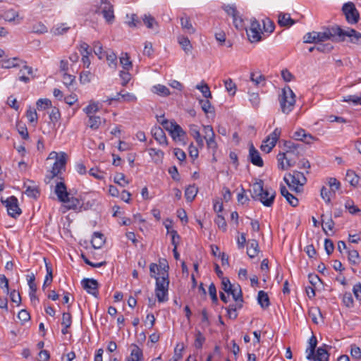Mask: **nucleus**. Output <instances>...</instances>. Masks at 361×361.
I'll return each mask as SVG.
<instances>
[{
	"label": "nucleus",
	"mask_w": 361,
	"mask_h": 361,
	"mask_svg": "<svg viewBox=\"0 0 361 361\" xmlns=\"http://www.w3.org/2000/svg\"><path fill=\"white\" fill-rule=\"evenodd\" d=\"M99 110L98 104L97 103H90L84 109V111L86 113L87 116H92L94 113L97 112Z\"/></svg>",
	"instance_id": "57"
},
{
	"label": "nucleus",
	"mask_w": 361,
	"mask_h": 361,
	"mask_svg": "<svg viewBox=\"0 0 361 361\" xmlns=\"http://www.w3.org/2000/svg\"><path fill=\"white\" fill-rule=\"evenodd\" d=\"M158 267L159 273H158L159 276L156 278L155 293L158 301L163 302L168 300L167 293L169 285L168 271L169 267L165 259H163V262L159 261Z\"/></svg>",
	"instance_id": "1"
},
{
	"label": "nucleus",
	"mask_w": 361,
	"mask_h": 361,
	"mask_svg": "<svg viewBox=\"0 0 361 361\" xmlns=\"http://www.w3.org/2000/svg\"><path fill=\"white\" fill-rule=\"evenodd\" d=\"M252 190L253 199L259 200L266 207H271L273 204L276 192L271 188H264L262 180L254 183Z\"/></svg>",
	"instance_id": "2"
},
{
	"label": "nucleus",
	"mask_w": 361,
	"mask_h": 361,
	"mask_svg": "<svg viewBox=\"0 0 361 361\" xmlns=\"http://www.w3.org/2000/svg\"><path fill=\"white\" fill-rule=\"evenodd\" d=\"M104 18L109 23H111L114 19V9L113 7H108V11H102Z\"/></svg>",
	"instance_id": "59"
},
{
	"label": "nucleus",
	"mask_w": 361,
	"mask_h": 361,
	"mask_svg": "<svg viewBox=\"0 0 361 361\" xmlns=\"http://www.w3.org/2000/svg\"><path fill=\"white\" fill-rule=\"evenodd\" d=\"M257 300L263 309L267 308L270 305L269 296L264 290L259 291Z\"/></svg>",
	"instance_id": "29"
},
{
	"label": "nucleus",
	"mask_w": 361,
	"mask_h": 361,
	"mask_svg": "<svg viewBox=\"0 0 361 361\" xmlns=\"http://www.w3.org/2000/svg\"><path fill=\"white\" fill-rule=\"evenodd\" d=\"M196 89L199 90L202 93V95L205 98H212V93L208 85L206 84L205 82H202L201 84L197 85Z\"/></svg>",
	"instance_id": "38"
},
{
	"label": "nucleus",
	"mask_w": 361,
	"mask_h": 361,
	"mask_svg": "<svg viewBox=\"0 0 361 361\" xmlns=\"http://www.w3.org/2000/svg\"><path fill=\"white\" fill-rule=\"evenodd\" d=\"M334 194L331 190H328L325 186H323L320 190V195L322 198L327 203H331L332 195Z\"/></svg>",
	"instance_id": "40"
},
{
	"label": "nucleus",
	"mask_w": 361,
	"mask_h": 361,
	"mask_svg": "<svg viewBox=\"0 0 361 361\" xmlns=\"http://www.w3.org/2000/svg\"><path fill=\"white\" fill-rule=\"evenodd\" d=\"M19 80L27 83L30 82V79L28 75L32 74V68L26 65L23 66V68L20 71Z\"/></svg>",
	"instance_id": "26"
},
{
	"label": "nucleus",
	"mask_w": 361,
	"mask_h": 361,
	"mask_svg": "<svg viewBox=\"0 0 361 361\" xmlns=\"http://www.w3.org/2000/svg\"><path fill=\"white\" fill-rule=\"evenodd\" d=\"M55 193L61 202H66L68 201L69 192L67 191V188L65 183L62 181L56 183L55 187Z\"/></svg>",
	"instance_id": "16"
},
{
	"label": "nucleus",
	"mask_w": 361,
	"mask_h": 361,
	"mask_svg": "<svg viewBox=\"0 0 361 361\" xmlns=\"http://www.w3.org/2000/svg\"><path fill=\"white\" fill-rule=\"evenodd\" d=\"M328 184L331 188V190L335 193L336 190H338L341 188L340 182L335 178H329L328 180Z\"/></svg>",
	"instance_id": "56"
},
{
	"label": "nucleus",
	"mask_w": 361,
	"mask_h": 361,
	"mask_svg": "<svg viewBox=\"0 0 361 361\" xmlns=\"http://www.w3.org/2000/svg\"><path fill=\"white\" fill-rule=\"evenodd\" d=\"M25 193L30 197L37 198L39 195V191L37 188L27 186Z\"/></svg>",
	"instance_id": "55"
},
{
	"label": "nucleus",
	"mask_w": 361,
	"mask_h": 361,
	"mask_svg": "<svg viewBox=\"0 0 361 361\" xmlns=\"http://www.w3.org/2000/svg\"><path fill=\"white\" fill-rule=\"evenodd\" d=\"M47 27L41 22L32 25V32L37 34H43L47 32Z\"/></svg>",
	"instance_id": "48"
},
{
	"label": "nucleus",
	"mask_w": 361,
	"mask_h": 361,
	"mask_svg": "<svg viewBox=\"0 0 361 361\" xmlns=\"http://www.w3.org/2000/svg\"><path fill=\"white\" fill-rule=\"evenodd\" d=\"M345 179L352 186L356 187L360 184V177L353 170H348Z\"/></svg>",
	"instance_id": "27"
},
{
	"label": "nucleus",
	"mask_w": 361,
	"mask_h": 361,
	"mask_svg": "<svg viewBox=\"0 0 361 361\" xmlns=\"http://www.w3.org/2000/svg\"><path fill=\"white\" fill-rule=\"evenodd\" d=\"M228 294H231L235 302H238V308H242L243 298L240 285L238 284L237 286H233Z\"/></svg>",
	"instance_id": "18"
},
{
	"label": "nucleus",
	"mask_w": 361,
	"mask_h": 361,
	"mask_svg": "<svg viewBox=\"0 0 361 361\" xmlns=\"http://www.w3.org/2000/svg\"><path fill=\"white\" fill-rule=\"evenodd\" d=\"M121 97L122 102H135L137 100V97L134 94L125 92L124 90L121 91Z\"/></svg>",
	"instance_id": "50"
},
{
	"label": "nucleus",
	"mask_w": 361,
	"mask_h": 361,
	"mask_svg": "<svg viewBox=\"0 0 361 361\" xmlns=\"http://www.w3.org/2000/svg\"><path fill=\"white\" fill-rule=\"evenodd\" d=\"M345 207L352 214H355L360 212V209L354 204L352 200H348L345 204Z\"/></svg>",
	"instance_id": "60"
},
{
	"label": "nucleus",
	"mask_w": 361,
	"mask_h": 361,
	"mask_svg": "<svg viewBox=\"0 0 361 361\" xmlns=\"http://www.w3.org/2000/svg\"><path fill=\"white\" fill-rule=\"evenodd\" d=\"M182 29L188 34H194L196 31L192 26L190 18L185 13H183L180 18Z\"/></svg>",
	"instance_id": "19"
},
{
	"label": "nucleus",
	"mask_w": 361,
	"mask_h": 361,
	"mask_svg": "<svg viewBox=\"0 0 361 361\" xmlns=\"http://www.w3.org/2000/svg\"><path fill=\"white\" fill-rule=\"evenodd\" d=\"M89 119L87 122V126L90 127L92 130H97L99 128L101 125V118L99 116H96L94 115L87 116Z\"/></svg>",
	"instance_id": "31"
},
{
	"label": "nucleus",
	"mask_w": 361,
	"mask_h": 361,
	"mask_svg": "<svg viewBox=\"0 0 361 361\" xmlns=\"http://www.w3.org/2000/svg\"><path fill=\"white\" fill-rule=\"evenodd\" d=\"M334 47L331 43H318V45L316 46V50L319 52L328 53L330 52L333 49Z\"/></svg>",
	"instance_id": "47"
},
{
	"label": "nucleus",
	"mask_w": 361,
	"mask_h": 361,
	"mask_svg": "<svg viewBox=\"0 0 361 361\" xmlns=\"http://www.w3.org/2000/svg\"><path fill=\"white\" fill-rule=\"evenodd\" d=\"M142 356V350L137 345H134L131 351L132 358L130 361H141Z\"/></svg>",
	"instance_id": "36"
},
{
	"label": "nucleus",
	"mask_w": 361,
	"mask_h": 361,
	"mask_svg": "<svg viewBox=\"0 0 361 361\" xmlns=\"http://www.w3.org/2000/svg\"><path fill=\"white\" fill-rule=\"evenodd\" d=\"M283 180L296 192H300L301 190L299 186H303L307 182V178L304 173L298 171H293L292 173H289L284 177Z\"/></svg>",
	"instance_id": "4"
},
{
	"label": "nucleus",
	"mask_w": 361,
	"mask_h": 361,
	"mask_svg": "<svg viewBox=\"0 0 361 361\" xmlns=\"http://www.w3.org/2000/svg\"><path fill=\"white\" fill-rule=\"evenodd\" d=\"M248 245L247 254L250 258H254L259 252L258 242L255 239H252L248 241Z\"/></svg>",
	"instance_id": "22"
},
{
	"label": "nucleus",
	"mask_w": 361,
	"mask_h": 361,
	"mask_svg": "<svg viewBox=\"0 0 361 361\" xmlns=\"http://www.w3.org/2000/svg\"><path fill=\"white\" fill-rule=\"evenodd\" d=\"M120 63L126 71H129L132 68V62L128 53H122L120 57Z\"/></svg>",
	"instance_id": "32"
},
{
	"label": "nucleus",
	"mask_w": 361,
	"mask_h": 361,
	"mask_svg": "<svg viewBox=\"0 0 361 361\" xmlns=\"http://www.w3.org/2000/svg\"><path fill=\"white\" fill-rule=\"evenodd\" d=\"M342 11L347 22L350 24H356L360 20V13L353 2L343 4Z\"/></svg>",
	"instance_id": "9"
},
{
	"label": "nucleus",
	"mask_w": 361,
	"mask_h": 361,
	"mask_svg": "<svg viewBox=\"0 0 361 361\" xmlns=\"http://www.w3.org/2000/svg\"><path fill=\"white\" fill-rule=\"evenodd\" d=\"M18 13L13 9L8 10L4 13V18L8 22H13L18 18Z\"/></svg>",
	"instance_id": "46"
},
{
	"label": "nucleus",
	"mask_w": 361,
	"mask_h": 361,
	"mask_svg": "<svg viewBox=\"0 0 361 361\" xmlns=\"http://www.w3.org/2000/svg\"><path fill=\"white\" fill-rule=\"evenodd\" d=\"M337 34H338V42L345 41L347 37L350 42L361 45V33L353 28L347 27L346 29H343L339 26L338 32Z\"/></svg>",
	"instance_id": "7"
},
{
	"label": "nucleus",
	"mask_w": 361,
	"mask_h": 361,
	"mask_svg": "<svg viewBox=\"0 0 361 361\" xmlns=\"http://www.w3.org/2000/svg\"><path fill=\"white\" fill-rule=\"evenodd\" d=\"M262 33L259 23L256 19L252 20L250 27L249 30H247V35L249 40L252 43L260 41L262 39Z\"/></svg>",
	"instance_id": "12"
},
{
	"label": "nucleus",
	"mask_w": 361,
	"mask_h": 361,
	"mask_svg": "<svg viewBox=\"0 0 361 361\" xmlns=\"http://www.w3.org/2000/svg\"><path fill=\"white\" fill-rule=\"evenodd\" d=\"M343 304L348 307H351L353 305V298L350 293H345L343 297Z\"/></svg>",
	"instance_id": "64"
},
{
	"label": "nucleus",
	"mask_w": 361,
	"mask_h": 361,
	"mask_svg": "<svg viewBox=\"0 0 361 361\" xmlns=\"http://www.w3.org/2000/svg\"><path fill=\"white\" fill-rule=\"evenodd\" d=\"M248 159L255 166L262 167L264 161L260 156L259 151L254 147L252 143L250 144Z\"/></svg>",
	"instance_id": "15"
},
{
	"label": "nucleus",
	"mask_w": 361,
	"mask_h": 361,
	"mask_svg": "<svg viewBox=\"0 0 361 361\" xmlns=\"http://www.w3.org/2000/svg\"><path fill=\"white\" fill-rule=\"evenodd\" d=\"M152 134L154 138L162 145H167L168 141L164 130L161 127L155 126L152 129Z\"/></svg>",
	"instance_id": "17"
},
{
	"label": "nucleus",
	"mask_w": 361,
	"mask_h": 361,
	"mask_svg": "<svg viewBox=\"0 0 361 361\" xmlns=\"http://www.w3.org/2000/svg\"><path fill=\"white\" fill-rule=\"evenodd\" d=\"M339 25L325 27L321 32H315L317 43L322 42L326 40H331L334 42H338Z\"/></svg>",
	"instance_id": "6"
},
{
	"label": "nucleus",
	"mask_w": 361,
	"mask_h": 361,
	"mask_svg": "<svg viewBox=\"0 0 361 361\" xmlns=\"http://www.w3.org/2000/svg\"><path fill=\"white\" fill-rule=\"evenodd\" d=\"M106 59L109 67L116 68L117 66V56L114 51L106 53Z\"/></svg>",
	"instance_id": "41"
},
{
	"label": "nucleus",
	"mask_w": 361,
	"mask_h": 361,
	"mask_svg": "<svg viewBox=\"0 0 361 361\" xmlns=\"http://www.w3.org/2000/svg\"><path fill=\"white\" fill-rule=\"evenodd\" d=\"M178 42L186 54H188L191 52L192 47L190 41L187 37L180 36L178 37Z\"/></svg>",
	"instance_id": "30"
},
{
	"label": "nucleus",
	"mask_w": 361,
	"mask_h": 361,
	"mask_svg": "<svg viewBox=\"0 0 361 361\" xmlns=\"http://www.w3.org/2000/svg\"><path fill=\"white\" fill-rule=\"evenodd\" d=\"M154 88L156 90V93L161 96H168L170 94L169 90L164 85H158L154 86Z\"/></svg>",
	"instance_id": "61"
},
{
	"label": "nucleus",
	"mask_w": 361,
	"mask_h": 361,
	"mask_svg": "<svg viewBox=\"0 0 361 361\" xmlns=\"http://www.w3.org/2000/svg\"><path fill=\"white\" fill-rule=\"evenodd\" d=\"M161 119H158V121L161 124L163 128L170 133L173 128V126L176 124V122L174 121H169L165 119L164 116H161Z\"/></svg>",
	"instance_id": "37"
},
{
	"label": "nucleus",
	"mask_w": 361,
	"mask_h": 361,
	"mask_svg": "<svg viewBox=\"0 0 361 361\" xmlns=\"http://www.w3.org/2000/svg\"><path fill=\"white\" fill-rule=\"evenodd\" d=\"M250 78L256 86L265 85L266 78L260 72L251 73Z\"/></svg>",
	"instance_id": "24"
},
{
	"label": "nucleus",
	"mask_w": 361,
	"mask_h": 361,
	"mask_svg": "<svg viewBox=\"0 0 361 361\" xmlns=\"http://www.w3.org/2000/svg\"><path fill=\"white\" fill-rule=\"evenodd\" d=\"M170 135L173 140H178L179 141H182L183 140V137L185 135V132L183 130L180 126L176 123L175 126H173V128L170 133Z\"/></svg>",
	"instance_id": "25"
},
{
	"label": "nucleus",
	"mask_w": 361,
	"mask_h": 361,
	"mask_svg": "<svg viewBox=\"0 0 361 361\" xmlns=\"http://www.w3.org/2000/svg\"><path fill=\"white\" fill-rule=\"evenodd\" d=\"M350 355L353 358L360 360H361V350L355 344H353L350 346Z\"/></svg>",
	"instance_id": "53"
},
{
	"label": "nucleus",
	"mask_w": 361,
	"mask_h": 361,
	"mask_svg": "<svg viewBox=\"0 0 361 361\" xmlns=\"http://www.w3.org/2000/svg\"><path fill=\"white\" fill-rule=\"evenodd\" d=\"M66 203L68 204L66 207L68 209H75L80 204L78 199L73 197H70L69 196L68 201H67Z\"/></svg>",
	"instance_id": "63"
},
{
	"label": "nucleus",
	"mask_w": 361,
	"mask_h": 361,
	"mask_svg": "<svg viewBox=\"0 0 361 361\" xmlns=\"http://www.w3.org/2000/svg\"><path fill=\"white\" fill-rule=\"evenodd\" d=\"M224 85L226 90L231 94L234 95L237 89L236 85L232 79L228 78L224 80Z\"/></svg>",
	"instance_id": "43"
},
{
	"label": "nucleus",
	"mask_w": 361,
	"mask_h": 361,
	"mask_svg": "<svg viewBox=\"0 0 361 361\" xmlns=\"http://www.w3.org/2000/svg\"><path fill=\"white\" fill-rule=\"evenodd\" d=\"M67 159L68 156L66 153L61 152L59 159L56 160L53 165L52 169L51 170L52 176H58L59 173H61L63 171H65Z\"/></svg>",
	"instance_id": "13"
},
{
	"label": "nucleus",
	"mask_w": 361,
	"mask_h": 361,
	"mask_svg": "<svg viewBox=\"0 0 361 361\" xmlns=\"http://www.w3.org/2000/svg\"><path fill=\"white\" fill-rule=\"evenodd\" d=\"M142 20L145 25L149 29H154L155 26H158V23L155 18L149 14L144 15Z\"/></svg>",
	"instance_id": "35"
},
{
	"label": "nucleus",
	"mask_w": 361,
	"mask_h": 361,
	"mask_svg": "<svg viewBox=\"0 0 361 361\" xmlns=\"http://www.w3.org/2000/svg\"><path fill=\"white\" fill-rule=\"evenodd\" d=\"M317 341L314 336H312L309 340V347L306 349L307 359L313 361H329V354L326 348L319 347L315 354Z\"/></svg>",
	"instance_id": "3"
},
{
	"label": "nucleus",
	"mask_w": 361,
	"mask_h": 361,
	"mask_svg": "<svg viewBox=\"0 0 361 361\" xmlns=\"http://www.w3.org/2000/svg\"><path fill=\"white\" fill-rule=\"evenodd\" d=\"M281 130L280 128H275L274 130L263 140L260 149L265 153H269L275 147L278 140L280 137Z\"/></svg>",
	"instance_id": "10"
},
{
	"label": "nucleus",
	"mask_w": 361,
	"mask_h": 361,
	"mask_svg": "<svg viewBox=\"0 0 361 361\" xmlns=\"http://www.w3.org/2000/svg\"><path fill=\"white\" fill-rule=\"evenodd\" d=\"M238 309H239L238 307V302L229 305L228 307L226 308L229 319H235L237 318L238 313L236 311Z\"/></svg>",
	"instance_id": "39"
},
{
	"label": "nucleus",
	"mask_w": 361,
	"mask_h": 361,
	"mask_svg": "<svg viewBox=\"0 0 361 361\" xmlns=\"http://www.w3.org/2000/svg\"><path fill=\"white\" fill-rule=\"evenodd\" d=\"M69 30V27H66L65 24H61L55 27H54L51 32L54 35H61L66 33Z\"/></svg>",
	"instance_id": "51"
},
{
	"label": "nucleus",
	"mask_w": 361,
	"mask_h": 361,
	"mask_svg": "<svg viewBox=\"0 0 361 361\" xmlns=\"http://www.w3.org/2000/svg\"><path fill=\"white\" fill-rule=\"evenodd\" d=\"M295 97L294 92L289 87L283 89L280 99V105L283 113L288 114L293 110L295 103Z\"/></svg>",
	"instance_id": "5"
},
{
	"label": "nucleus",
	"mask_w": 361,
	"mask_h": 361,
	"mask_svg": "<svg viewBox=\"0 0 361 361\" xmlns=\"http://www.w3.org/2000/svg\"><path fill=\"white\" fill-rule=\"evenodd\" d=\"M284 146L286 148V152L283 153L286 157V161H287L288 166L292 167L296 164L295 157L298 156V148L300 145L288 141L285 142Z\"/></svg>",
	"instance_id": "11"
},
{
	"label": "nucleus",
	"mask_w": 361,
	"mask_h": 361,
	"mask_svg": "<svg viewBox=\"0 0 361 361\" xmlns=\"http://www.w3.org/2000/svg\"><path fill=\"white\" fill-rule=\"evenodd\" d=\"M199 103L201 105L202 111L205 114L211 113L214 111V107L212 106L210 102L208 99H200Z\"/></svg>",
	"instance_id": "45"
},
{
	"label": "nucleus",
	"mask_w": 361,
	"mask_h": 361,
	"mask_svg": "<svg viewBox=\"0 0 361 361\" xmlns=\"http://www.w3.org/2000/svg\"><path fill=\"white\" fill-rule=\"evenodd\" d=\"M277 160L279 162V167L282 170H287L288 169L290 168L291 166H288L287 161H286V164L284 163V160H286V157L283 154V153H279L277 155Z\"/></svg>",
	"instance_id": "54"
},
{
	"label": "nucleus",
	"mask_w": 361,
	"mask_h": 361,
	"mask_svg": "<svg viewBox=\"0 0 361 361\" xmlns=\"http://www.w3.org/2000/svg\"><path fill=\"white\" fill-rule=\"evenodd\" d=\"M281 194L283 196L292 207L298 205V199L290 193L285 186L281 187Z\"/></svg>",
	"instance_id": "21"
},
{
	"label": "nucleus",
	"mask_w": 361,
	"mask_h": 361,
	"mask_svg": "<svg viewBox=\"0 0 361 361\" xmlns=\"http://www.w3.org/2000/svg\"><path fill=\"white\" fill-rule=\"evenodd\" d=\"M61 114L59 109L56 107L52 108L49 113V118L51 121L55 124L60 119Z\"/></svg>",
	"instance_id": "49"
},
{
	"label": "nucleus",
	"mask_w": 361,
	"mask_h": 361,
	"mask_svg": "<svg viewBox=\"0 0 361 361\" xmlns=\"http://www.w3.org/2000/svg\"><path fill=\"white\" fill-rule=\"evenodd\" d=\"M114 182L122 187H125L129 184V181L126 179V176L123 173H117L115 175Z\"/></svg>",
	"instance_id": "44"
},
{
	"label": "nucleus",
	"mask_w": 361,
	"mask_h": 361,
	"mask_svg": "<svg viewBox=\"0 0 361 361\" xmlns=\"http://www.w3.org/2000/svg\"><path fill=\"white\" fill-rule=\"evenodd\" d=\"M72 324V317L69 312H63L61 324L66 327H70Z\"/></svg>",
	"instance_id": "62"
},
{
	"label": "nucleus",
	"mask_w": 361,
	"mask_h": 361,
	"mask_svg": "<svg viewBox=\"0 0 361 361\" xmlns=\"http://www.w3.org/2000/svg\"><path fill=\"white\" fill-rule=\"evenodd\" d=\"M36 104L38 110H43L51 107V100L47 98L38 99Z\"/></svg>",
	"instance_id": "42"
},
{
	"label": "nucleus",
	"mask_w": 361,
	"mask_h": 361,
	"mask_svg": "<svg viewBox=\"0 0 361 361\" xmlns=\"http://www.w3.org/2000/svg\"><path fill=\"white\" fill-rule=\"evenodd\" d=\"M198 189L195 185H189L185 190V197L188 202H191L196 197Z\"/></svg>",
	"instance_id": "28"
},
{
	"label": "nucleus",
	"mask_w": 361,
	"mask_h": 361,
	"mask_svg": "<svg viewBox=\"0 0 361 361\" xmlns=\"http://www.w3.org/2000/svg\"><path fill=\"white\" fill-rule=\"evenodd\" d=\"M205 340L206 338L204 335L201 333L200 331L197 330L195 335L194 346L197 349H201L204 343L205 342Z\"/></svg>",
	"instance_id": "33"
},
{
	"label": "nucleus",
	"mask_w": 361,
	"mask_h": 361,
	"mask_svg": "<svg viewBox=\"0 0 361 361\" xmlns=\"http://www.w3.org/2000/svg\"><path fill=\"white\" fill-rule=\"evenodd\" d=\"M105 242L104 236L102 233L94 232L93 234L91 243L94 249H99L102 247Z\"/></svg>",
	"instance_id": "23"
},
{
	"label": "nucleus",
	"mask_w": 361,
	"mask_h": 361,
	"mask_svg": "<svg viewBox=\"0 0 361 361\" xmlns=\"http://www.w3.org/2000/svg\"><path fill=\"white\" fill-rule=\"evenodd\" d=\"M93 49L94 54L98 56L99 59H102L104 56L103 47L102 44L97 41L93 43Z\"/></svg>",
	"instance_id": "52"
},
{
	"label": "nucleus",
	"mask_w": 361,
	"mask_h": 361,
	"mask_svg": "<svg viewBox=\"0 0 361 361\" xmlns=\"http://www.w3.org/2000/svg\"><path fill=\"white\" fill-rule=\"evenodd\" d=\"M278 23L281 27H290L295 24V20L289 13H280L278 16Z\"/></svg>",
	"instance_id": "20"
},
{
	"label": "nucleus",
	"mask_w": 361,
	"mask_h": 361,
	"mask_svg": "<svg viewBox=\"0 0 361 361\" xmlns=\"http://www.w3.org/2000/svg\"><path fill=\"white\" fill-rule=\"evenodd\" d=\"M2 204L6 208L8 214L14 219H16L22 213L21 209L19 207L18 200L15 196H11L6 200L1 198Z\"/></svg>",
	"instance_id": "8"
},
{
	"label": "nucleus",
	"mask_w": 361,
	"mask_h": 361,
	"mask_svg": "<svg viewBox=\"0 0 361 361\" xmlns=\"http://www.w3.org/2000/svg\"><path fill=\"white\" fill-rule=\"evenodd\" d=\"M82 288L90 294L97 297L99 283L94 279H84L81 281Z\"/></svg>",
	"instance_id": "14"
},
{
	"label": "nucleus",
	"mask_w": 361,
	"mask_h": 361,
	"mask_svg": "<svg viewBox=\"0 0 361 361\" xmlns=\"http://www.w3.org/2000/svg\"><path fill=\"white\" fill-rule=\"evenodd\" d=\"M224 11L227 13L228 15L233 17V23L235 27H238V25L236 24L237 16L238 15V12L236 10V8L234 6L227 5L224 7Z\"/></svg>",
	"instance_id": "34"
},
{
	"label": "nucleus",
	"mask_w": 361,
	"mask_h": 361,
	"mask_svg": "<svg viewBox=\"0 0 361 361\" xmlns=\"http://www.w3.org/2000/svg\"><path fill=\"white\" fill-rule=\"evenodd\" d=\"M359 253L356 250H353L348 251V260L353 264H357L358 263L357 260L359 259Z\"/></svg>",
	"instance_id": "58"
}]
</instances>
